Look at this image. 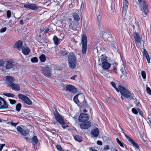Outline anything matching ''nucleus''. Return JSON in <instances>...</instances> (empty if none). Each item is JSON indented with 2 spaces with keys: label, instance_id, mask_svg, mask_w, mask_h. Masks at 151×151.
<instances>
[{
  "label": "nucleus",
  "instance_id": "f257e3e1",
  "mask_svg": "<svg viewBox=\"0 0 151 151\" xmlns=\"http://www.w3.org/2000/svg\"><path fill=\"white\" fill-rule=\"evenodd\" d=\"M119 91L124 97L128 98L129 99H132L134 97V94L131 91L127 89L122 86H119Z\"/></svg>",
  "mask_w": 151,
  "mask_h": 151
},
{
  "label": "nucleus",
  "instance_id": "f03ea898",
  "mask_svg": "<svg viewBox=\"0 0 151 151\" xmlns=\"http://www.w3.org/2000/svg\"><path fill=\"white\" fill-rule=\"evenodd\" d=\"M76 58L75 54L73 52L70 53L68 57V65L72 69H74L76 66Z\"/></svg>",
  "mask_w": 151,
  "mask_h": 151
},
{
  "label": "nucleus",
  "instance_id": "7ed1b4c3",
  "mask_svg": "<svg viewBox=\"0 0 151 151\" xmlns=\"http://www.w3.org/2000/svg\"><path fill=\"white\" fill-rule=\"evenodd\" d=\"M100 37L102 38L105 41L112 42L113 40L112 35L108 31H102L100 34Z\"/></svg>",
  "mask_w": 151,
  "mask_h": 151
},
{
  "label": "nucleus",
  "instance_id": "20e7f679",
  "mask_svg": "<svg viewBox=\"0 0 151 151\" xmlns=\"http://www.w3.org/2000/svg\"><path fill=\"white\" fill-rule=\"evenodd\" d=\"M81 44L82 45V52L83 54L86 53L87 49V40L86 35H83L82 36Z\"/></svg>",
  "mask_w": 151,
  "mask_h": 151
},
{
  "label": "nucleus",
  "instance_id": "39448f33",
  "mask_svg": "<svg viewBox=\"0 0 151 151\" xmlns=\"http://www.w3.org/2000/svg\"><path fill=\"white\" fill-rule=\"evenodd\" d=\"M142 6V7H140L139 9L142 12L141 15L143 17H145L148 14L149 11L147 4L145 1H143Z\"/></svg>",
  "mask_w": 151,
  "mask_h": 151
},
{
  "label": "nucleus",
  "instance_id": "423d86ee",
  "mask_svg": "<svg viewBox=\"0 0 151 151\" xmlns=\"http://www.w3.org/2000/svg\"><path fill=\"white\" fill-rule=\"evenodd\" d=\"M18 96L20 99H21L27 104L31 105L32 103L31 100L26 96L21 93L18 94Z\"/></svg>",
  "mask_w": 151,
  "mask_h": 151
},
{
  "label": "nucleus",
  "instance_id": "0eeeda50",
  "mask_svg": "<svg viewBox=\"0 0 151 151\" xmlns=\"http://www.w3.org/2000/svg\"><path fill=\"white\" fill-rule=\"evenodd\" d=\"M54 115L56 120L60 124H65L64 120L57 111H55L54 113Z\"/></svg>",
  "mask_w": 151,
  "mask_h": 151
},
{
  "label": "nucleus",
  "instance_id": "6e6552de",
  "mask_svg": "<svg viewBox=\"0 0 151 151\" xmlns=\"http://www.w3.org/2000/svg\"><path fill=\"white\" fill-rule=\"evenodd\" d=\"M89 119V116L88 114L81 113L79 117L78 121L79 122H84L88 121Z\"/></svg>",
  "mask_w": 151,
  "mask_h": 151
},
{
  "label": "nucleus",
  "instance_id": "1a4fd4ad",
  "mask_svg": "<svg viewBox=\"0 0 151 151\" xmlns=\"http://www.w3.org/2000/svg\"><path fill=\"white\" fill-rule=\"evenodd\" d=\"M24 6L25 8L29 9L32 10H37L39 8L36 4H24Z\"/></svg>",
  "mask_w": 151,
  "mask_h": 151
},
{
  "label": "nucleus",
  "instance_id": "9d476101",
  "mask_svg": "<svg viewBox=\"0 0 151 151\" xmlns=\"http://www.w3.org/2000/svg\"><path fill=\"white\" fill-rule=\"evenodd\" d=\"M51 69L49 67H46L43 68L42 69V71L43 74L45 76L50 77L51 75Z\"/></svg>",
  "mask_w": 151,
  "mask_h": 151
},
{
  "label": "nucleus",
  "instance_id": "9b49d317",
  "mask_svg": "<svg viewBox=\"0 0 151 151\" xmlns=\"http://www.w3.org/2000/svg\"><path fill=\"white\" fill-rule=\"evenodd\" d=\"M6 81L5 83L7 87H9L10 85L14 83L13 82L15 81L14 78L11 76H7L6 77Z\"/></svg>",
  "mask_w": 151,
  "mask_h": 151
},
{
  "label": "nucleus",
  "instance_id": "f8f14e48",
  "mask_svg": "<svg viewBox=\"0 0 151 151\" xmlns=\"http://www.w3.org/2000/svg\"><path fill=\"white\" fill-rule=\"evenodd\" d=\"M80 125V128L82 129H88L91 126V123L89 121L84 122Z\"/></svg>",
  "mask_w": 151,
  "mask_h": 151
},
{
  "label": "nucleus",
  "instance_id": "ddd939ff",
  "mask_svg": "<svg viewBox=\"0 0 151 151\" xmlns=\"http://www.w3.org/2000/svg\"><path fill=\"white\" fill-rule=\"evenodd\" d=\"M66 89L67 91L74 93H77V89L76 88L75 86L71 85H67L66 87Z\"/></svg>",
  "mask_w": 151,
  "mask_h": 151
},
{
  "label": "nucleus",
  "instance_id": "4468645a",
  "mask_svg": "<svg viewBox=\"0 0 151 151\" xmlns=\"http://www.w3.org/2000/svg\"><path fill=\"white\" fill-rule=\"evenodd\" d=\"M81 26L80 23L77 22H74L73 24L71 23L69 25L70 28L73 30H76L77 28Z\"/></svg>",
  "mask_w": 151,
  "mask_h": 151
},
{
  "label": "nucleus",
  "instance_id": "2eb2a0df",
  "mask_svg": "<svg viewBox=\"0 0 151 151\" xmlns=\"http://www.w3.org/2000/svg\"><path fill=\"white\" fill-rule=\"evenodd\" d=\"M134 37L135 40V42L137 45H139L141 44L142 39L139 34L135 32L134 34Z\"/></svg>",
  "mask_w": 151,
  "mask_h": 151
},
{
  "label": "nucleus",
  "instance_id": "dca6fc26",
  "mask_svg": "<svg viewBox=\"0 0 151 151\" xmlns=\"http://www.w3.org/2000/svg\"><path fill=\"white\" fill-rule=\"evenodd\" d=\"M17 129L18 132L21 133L24 136H26L29 133V130L26 129L25 130H24L22 128L19 126L17 127Z\"/></svg>",
  "mask_w": 151,
  "mask_h": 151
},
{
  "label": "nucleus",
  "instance_id": "f3484780",
  "mask_svg": "<svg viewBox=\"0 0 151 151\" xmlns=\"http://www.w3.org/2000/svg\"><path fill=\"white\" fill-rule=\"evenodd\" d=\"M128 6V3L127 0H124L123 2V8L122 9L123 15H125L127 10Z\"/></svg>",
  "mask_w": 151,
  "mask_h": 151
},
{
  "label": "nucleus",
  "instance_id": "a211bd4d",
  "mask_svg": "<svg viewBox=\"0 0 151 151\" xmlns=\"http://www.w3.org/2000/svg\"><path fill=\"white\" fill-rule=\"evenodd\" d=\"M23 43L21 40H18L15 43L14 47L17 50H20L22 48Z\"/></svg>",
  "mask_w": 151,
  "mask_h": 151
},
{
  "label": "nucleus",
  "instance_id": "6ab92c4d",
  "mask_svg": "<svg viewBox=\"0 0 151 151\" xmlns=\"http://www.w3.org/2000/svg\"><path fill=\"white\" fill-rule=\"evenodd\" d=\"M102 19V16L100 13H99V14L97 16V21L98 25V27L99 29H101L102 28L103 25L101 23Z\"/></svg>",
  "mask_w": 151,
  "mask_h": 151
},
{
  "label": "nucleus",
  "instance_id": "aec40b11",
  "mask_svg": "<svg viewBox=\"0 0 151 151\" xmlns=\"http://www.w3.org/2000/svg\"><path fill=\"white\" fill-rule=\"evenodd\" d=\"M9 87H10L12 90L16 91H18L20 89V88L19 85L17 84H15L14 83L10 85Z\"/></svg>",
  "mask_w": 151,
  "mask_h": 151
},
{
  "label": "nucleus",
  "instance_id": "412c9836",
  "mask_svg": "<svg viewBox=\"0 0 151 151\" xmlns=\"http://www.w3.org/2000/svg\"><path fill=\"white\" fill-rule=\"evenodd\" d=\"M111 65L108 62V61L104 62L102 63V67L104 70L108 69L110 67Z\"/></svg>",
  "mask_w": 151,
  "mask_h": 151
},
{
  "label": "nucleus",
  "instance_id": "4be33fe9",
  "mask_svg": "<svg viewBox=\"0 0 151 151\" xmlns=\"http://www.w3.org/2000/svg\"><path fill=\"white\" fill-rule=\"evenodd\" d=\"M99 131L98 128H96L93 129L91 132L94 137H97L99 135Z\"/></svg>",
  "mask_w": 151,
  "mask_h": 151
},
{
  "label": "nucleus",
  "instance_id": "5701e85b",
  "mask_svg": "<svg viewBox=\"0 0 151 151\" xmlns=\"http://www.w3.org/2000/svg\"><path fill=\"white\" fill-rule=\"evenodd\" d=\"M12 61L9 60L7 62L6 65V69H8L13 68L14 64Z\"/></svg>",
  "mask_w": 151,
  "mask_h": 151
},
{
  "label": "nucleus",
  "instance_id": "b1692460",
  "mask_svg": "<svg viewBox=\"0 0 151 151\" xmlns=\"http://www.w3.org/2000/svg\"><path fill=\"white\" fill-rule=\"evenodd\" d=\"M72 15L74 18V20L76 22H78L79 20L80 17L78 14L76 13H73L72 14Z\"/></svg>",
  "mask_w": 151,
  "mask_h": 151
},
{
  "label": "nucleus",
  "instance_id": "393cba45",
  "mask_svg": "<svg viewBox=\"0 0 151 151\" xmlns=\"http://www.w3.org/2000/svg\"><path fill=\"white\" fill-rule=\"evenodd\" d=\"M22 52L25 55H28L30 52V50L28 47H24L22 49Z\"/></svg>",
  "mask_w": 151,
  "mask_h": 151
},
{
  "label": "nucleus",
  "instance_id": "a878e982",
  "mask_svg": "<svg viewBox=\"0 0 151 151\" xmlns=\"http://www.w3.org/2000/svg\"><path fill=\"white\" fill-rule=\"evenodd\" d=\"M38 142V140L37 137L36 136H35L32 137V139H31V142L32 143L33 145H35Z\"/></svg>",
  "mask_w": 151,
  "mask_h": 151
},
{
  "label": "nucleus",
  "instance_id": "bb28decb",
  "mask_svg": "<svg viewBox=\"0 0 151 151\" xmlns=\"http://www.w3.org/2000/svg\"><path fill=\"white\" fill-rule=\"evenodd\" d=\"M108 57L105 55H102L100 58H99V61H100L101 60V61L102 63L104 62H106L108 61L107 59Z\"/></svg>",
  "mask_w": 151,
  "mask_h": 151
},
{
  "label": "nucleus",
  "instance_id": "cd10ccee",
  "mask_svg": "<svg viewBox=\"0 0 151 151\" xmlns=\"http://www.w3.org/2000/svg\"><path fill=\"white\" fill-rule=\"evenodd\" d=\"M60 39H59L56 35L54 36L53 40L55 44L56 45H58L59 42H60Z\"/></svg>",
  "mask_w": 151,
  "mask_h": 151
},
{
  "label": "nucleus",
  "instance_id": "c85d7f7f",
  "mask_svg": "<svg viewBox=\"0 0 151 151\" xmlns=\"http://www.w3.org/2000/svg\"><path fill=\"white\" fill-rule=\"evenodd\" d=\"M123 133L124 134L126 138L128 140V141L132 145L135 142L134 140L132 139L130 137L127 135L126 134H125L124 132Z\"/></svg>",
  "mask_w": 151,
  "mask_h": 151
},
{
  "label": "nucleus",
  "instance_id": "c756f323",
  "mask_svg": "<svg viewBox=\"0 0 151 151\" xmlns=\"http://www.w3.org/2000/svg\"><path fill=\"white\" fill-rule=\"evenodd\" d=\"M4 102L3 104L1 105L0 107V109H6L8 107V105L6 103V102L5 100L4 101Z\"/></svg>",
  "mask_w": 151,
  "mask_h": 151
},
{
  "label": "nucleus",
  "instance_id": "7c9ffc66",
  "mask_svg": "<svg viewBox=\"0 0 151 151\" xmlns=\"http://www.w3.org/2000/svg\"><path fill=\"white\" fill-rule=\"evenodd\" d=\"M40 61L42 62H44L46 60L45 56L44 54H42L39 57Z\"/></svg>",
  "mask_w": 151,
  "mask_h": 151
},
{
  "label": "nucleus",
  "instance_id": "2f4dec72",
  "mask_svg": "<svg viewBox=\"0 0 151 151\" xmlns=\"http://www.w3.org/2000/svg\"><path fill=\"white\" fill-rule=\"evenodd\" d=\"M80 94H78L76 95L74 97L73 100L74 102L76 104H78L79 103V101L78 99V96Z\"/></svg>",
  "mask_w": 151,
  "mask_h": 151
},
{
  "label": "nucleus",
  "instance_id": "473e14b6",
  "mask_svg": "<svg viewBox=\"0 0 151 151\" xmlns=\"http://www.w3.org/2000/svg\"><path fill=\"white\" fill-rule=\"evenodd\" d=\"M22 107V104L20 103H19L16 106V109L18 112H19Z\"/></svg>",
  "mask_w": 151,
  "mask_h": 151
},
{
  "label": "nucleus",
  "instance_id": "72a5a7b5",
  "mask_svg": "<svg viewBox=\"0 0 151 151\" xmlns=\"http://www.w3.org/2000/svg\"><path fill=\"white\" fill-rule=\"evenodd\" d=\"M3 95L8 97L14 98L15 95L13 94L9 93H3Z\"/></svg>",
  "mask_w": 151,
  "mask_h": 151
},
{
  "label": "nucleus",
  "instance_id": "f704fd0d",
  "mask_svg": "<svg viewBox=\"0 0 151 151\" xmlns=\"http://www.w3.org/2000/svg\"><path fill=\"white\" fill-rule=\"evenodd\" d=\"M111 85H112V86L117 91V92H119V86H118V88H116V84H115V83L113 82V81H112L111 82Z\"/></svg>",
  "mask_w": 151,
  "mask_h": 151
},
{
  "label": "nucleus",
  "instance_id": "c9c22d12",
  "mask_svg": "<svg viewBox=\"0 0 151 151\" xmlns=\"http://www.w3.org/2000/svg\"><path fill=\"white\" fill-rule=\"evenodd\" d=\"M147 121L151 127V115L149 114L148 115Z\"/></svg>",
  "mask_w": 151,
  "mask_h": 151
},
{
  "label": "nucleus",
  "instance_id": "e433bc0d",
  "mask_svg": "<svg viewBox=\"0 0 151 151\" xmlns=\"http://www.w3.org/2000/svg\"><path fill=\"white\" fill-rule=\"evenodd\" d=\"M56 147L58 150L59 151H64V150L60 145H56Z\"/></svg>",
  "mask_w": 151,
  "mask_h": 151
},
{
  "label": "nucleus",
  "instance_id": "4c0bfd02",
  "mask_svg": "<svg viewBox=\"0 0 151 151\" xmlns=\"http://www.w3.org/2000/svg\"><path fill=\"white\" fill-rule=\"evenodd\" d=\"M68 54V52L66 50L64 51H61L60 54L62 56H65Z\"/></svg>",
  "mask_w": 151,
  "mask_h": 151
},
{
  "label": "nucleus",
  "instance_id": "58836bf2",
  "mask_svg": "<svg viewBox=\"0 0 151 151\" xmlns=\"http://www.w3.org/2000/svg\"><path fill=\"white\" fill-rule=\"evenodd\" d=\"M140 136L141 137L142 139L144 141V142H146V138L145 137V136L144 135L143 133L142 134H140Z\"/></svg>",
  "mask_w": 151,
  "mask_h": 151
},
{
  "label": "nucleus",
  "instance_id": "ea45409f",
  "mask_svg": "<svg viewBox=\"0 0 151 151\" xmlns=\"http://www.w3.org/2000/svg\"><path fill=\"white\" fill-rule=\"evenodd\" d=\"M31 61L32 63H35L37 62L38 60L37 58L35 57L31 58Z\"/></svg>",
  "mask_w": 151,
  "mask_h": 151
},
{
  "label": "nucleus",
  "instance_id": "a19ab883",
  "mask_svg": "<svg viewBox=\"0 0 151 151\" xmlns=\"http://www.w3.org/2000/svg\"><path fill=\"white\" fill-rule=\"evenodd\" d=\"M11 15V12L10 10H8L6 11V17L9 18L10 17Z\"/></svg>",
  "mask_w": 151,
  "mask_h": 151
},
{
  "label": "nucleus",
  "instance_id": "79ce46f5",
  "mask_svg": "<svg viewBox=\"0 0 151 151\" xmlns=\"http://www.w3.org/2000/svg\"><path fill=\"white\" fill-rule=\"evenodd\" d=\"M116 140L117 143H118L121 147H124L123 144L121 142V141L119 140L118 138L116 139Z\"/></svg>",
  "mask_w": 151,
  "mask_h": 151
},
{
  "label": "nucleus",
  "instance_id": "37998d69",
  "mask_svg": "<svg viewBox=\"0 0 151 151\" xmlns=\"http://www.w3.org/2000/svg\"><path fill=\"white\" fill-rule=\"evenodd\" d=\"M132 112L134 114H138V110L137 108V109H136L135 108H133L132 109Z\"/></svg>",
  "mask_w": 151,
  "mask_h": 151
},
{
  "label": "nucleus",
  "instance_id": "c03bdc74",
  "mask_svg": "<svg viewBox=\"0 0 151 151\" xmlns=\"http://www.w3.org/2000/svg\"><path fill=\"white\" fill-rule=\"evenodd\" d=\"M141 75L143 78L145 79H146V74L145 72L144 71H142L141 72Z\"/></svg>",
  "mask_w": 151,
  "mask_h": 151
},
{
  "label": "nucleus",
  "instance_id": "a18cd8bd",
  "mask_svg": "<svg viewBox=\"0 0 151 151\" xmlns=\"http://www.w3.org/2000/svg\"><path fill=\"white\" fill-rule=\"evenodd\" d=\"M148 63H150V59L149 57V55H145Z\"/></svg>",
  "mask_w": 151,
  "mask_h": 151
},
{
  "label": "nucleus",
  "instance_id": "49530a36",
  "mask_svg": "<svg viewBox=\"0 0 151 151\" xmlns=\"http://www.w3.org/2000/svg\"><path fill=\"white\" fill-rule=\"evenodd\" d=\"M9 101L10 103L12 104H14L16 103V101L15 100L9 99Z\"/></svg>",
  "mask_w": 151,
  "mask_h": 151
},
{
  "label": "nucleus",
  "instance_id": "de8ad7c7",
  "mask_svg": "<svg viewBox=\"0 0 151 151\" xmlns=\"http://www.w3.org/2000/svg\"><path fill=\"white\" fill-rule=\"evenodd\" d=\"M74 139L75 140L79 142H81L82 140L81 139L79 138L77 136H75L74 137Z\"/></svg>",
  "mask_w": 151,
  "mask_h": 151
},
{
  "label": "nucleus",
  "instance_id": "09e8293b",
  "mask_svg": "<svg viewBox=\"0 0 151 151\" xmlns=\"http://www.w3.org/2000/svg\"><path fill=\"white\" fill-rule=\"evenodd\" d=\"M4 64V61L3 59L0 60V67L3 66Z\"/></svg>",
  "mask_w": 151,
  "mask_h": 151
},
{
  "label": "nucleus",
  "instance_id": "8fccbe9b",
  "mask_svg": "<svg viewBox=\"0 0 151 151\" xmlns=\"http://www.w3.org/2000/svg\"><path fill=\"white\" fill-rule=\"evenodd\" d=\"M146 91L147 93L149 94H151V90L148 87H147Z\"/></svg>",
  "mask_w": 151,
  "mask_h": 151
},
{
  "label": "nucleus",
  "instance_id": "3c124183",
  "mask_svg": "<svg viewBox=\"0 0 151 151\" xmlns=\"http://www.w3.org/2000/svg\"><path fill=\"white\" fill-rule=\"evenodd\" d=\"M137 110L138 111V112H139V114L141 116H143V112L142 110L139 108H137Z\"/></svg>",
  "mask_w": 151,
  "mask_h": 151
},
{
  "label": "nucleus",
  "instance_id": "603ef678",
  "mask_svg": "<svg viewBox=\"0 0 151 151\" xmlns=\"http://www.w3.org/2000/svg\"><path fill=\"white\" fill-rule=\"evenodd\" d=\"M6 27L2 28L0 30V32L1 33L5 32L6 31Z\"/></svg>",
  "mask_w": 151,
  "mask_h": 151
},
{
  "label": "nucleus",
  "instance_id": "864d4df0",
  "mask_svg": "<svg viewBox=\"0 0 151 151\" xmlns=\"http://www.w3.org/2000/svg\"><path fill=\"white\" fill-rule=\"evenodd\" d=\"M132 145L134 146V147H135L137 149H138L139 148V145L136 142H135Z\"/></svg>",
  "mask_w": 151,
  "mask_h": 151
},
{
  "label": "nucleus",
  "instance_id": "5fc2aeb1",
  "mask_svg": "<svg viewBox=\"0 0 151 151\" xmlns=\"http://www.w3.org/2000/svg\"><path fill=\"white\" fill-rule=\"evenodd\" d=\"M18 123H14L12 121V125L11 126L13 127H15L17 125H18Z\"/></svg>",
  "mask_w": 151,
  "mask_h": 151
},
{
  "label": "nucleus",
  "instance_id": "6e6d98bb",
  "mask_svg": "<svg viewBox=\"0 0 151 151\" xmlns=\"http://www.w3.org/2000/svg\"><path fill=\"white\" fill-rule=\"evenodd\" d=\"M24 138L27 142H31V139L30 138L28 137H24Z\"/></svg>",
  "mask_w": 151,
  "mask_h": 151
},
{
  "label": "nucleus",
  "instance_id": "4d7b16f0",
  "mask_svg": "<svg viewBox=\"0 0 151 151\" xmlns=\"http://www.w3.org/2000/svg\"><path fill=\"white\" fill-rule=\"evenodd\" d=\"M5 144H2L1 145V146H0V151H1L2 150L4 147L5 146Z\"/></svg>",
  "mask_w": 151,
  "mask_h": 151
},
{
  "label": "nucleus",
  "instance_id": "13d9d810",
  "mask_svg": "<svg viewBox=\"0 0 151 151\" xmlns=\"http://www.w3.org/2000/svg\"><path fill=\"white\" fill-rule=\"evenodd\" d=\"M143 52L145 55H148V53L145 49H144L143 50Z\"/></svg>",
  "mask_w": 151,
  "mask_h": 151
},
{
  "label": "nucleus",
  "instance_id": "bf43d9fd",
  "mask_svg": "<svg viewBox=\"0 0 151 151\" xmlns=\"http://www.w3.org/2000/svg\"><path fill=\"white\" fill-rule=\"evenodd\" d=\"M97 144L98 145H102V142H101V141H99V140H98L97 142Z\"/></svg>",
  "mask_w": 151,
  "mask_h": 151
},
{
  "label": "nucleus",
  "instance_id": "052dcab7",
  "mask_svg": "<svg viewBox=\"0 0 151 151\" xmlns=\"http://www.w3.org/2000/svg\"><path fill=\"white\" fill-rule=\"evenodd\" d=\"M89 150L90 151H98L96 150H95L93 148V147H89Z\"/></svg>",
  "mask_w": 151,
  "mask_h": 151
},
{
  "label": "nucleus",
  "instance_id": "680f3d73",
  "mask_svg": "<svg viewBox=\"0 0 151 151\" xmlns=\"http://www.w3.org/2000/svg\"><path fill=\"white\" fill-rule=\"evenodd\" d=\"M41 41L43 43H45L46 42V41L45 40V39H44V38H42L41 39Z\"/></svg>",
  "mask_w": 151,
  "mask_h": 151
},
{
  "label": "nucleus",
  "instance_id": "e2e57ef3",
  "mask_svg": "<svg viewBox=\"0 0 151 151\" xmlns=\"http://www.w3.org/2000/svg\"><path fill=\"white\" fill-rule=\"evenodd\" d=\"M62 127L64 129H65L66 127H68V125H65V124H62Z\"/></svg>",
  "mask_w": 151,
  "mask_h": 151
},
{
  "label": "nucleus",
  "instance_id": "0e129e2a",
  "mask_svg": "<svg viewBox=\"0 0 151 151\" xmlns=\"http://www.w3.org/2000/svg\"><path fill=\"white\" fill-rule=\"evenodd\" d=\"M135 104L136 105V106H139L140 104L139 102L137 101L135 102Z\"/></svg>",
  "mask_w": 151,
  "mask_h": 151
},
{
  "label": "nucleus",
  "instance_id": "69168bd1",
  "mask_svg": "<svg viewBox=\"0 0 151 151\" xmlns=\"http://www.w3.org/2000/svg\"><path fill=\"white\" fill-rule=\"evenodd\" d=\"M68 21L70 23L72 22V19L71 18H68Z\"/></svg>",
  "mask_w": 151,
  "mask_h": 151
},
{
  "label": "nucleus",
  "instance_id": "338daca9",
  "mask_svg": "<svg viewBox=\"0 0 151 151\" xmlns=\"http://www.w3.org/2000/svg\"><path fill=\"white\" fill-rule=\"evenodd\" d=\"M109 149V146L108 145H106L104 147V149L106 150H108Z\"/></svg>",
  "mask_w": 151,
  "mask_h": 151
},
{
  "label": "nucleus",
  "instance_id": "774afa93",
  "mask_svg": "<svg viewBox=\"0 0 151 151\" xmlns=\"http://www.w3.org/2000/svg\"><path fill=\"white\" fill-rule=\"evenodd\" d=\"M49 30V29H46L44 31L45 33H47L48 32Z\"/></svg>",
  "mask_w": 151,
  "mask_h": 151
}]
</instances>
